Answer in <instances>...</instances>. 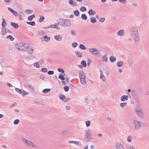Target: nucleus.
<instances>
[{
  "label": "nucleus",
  "instance_id": "46",
  "mask_svg": "<svg viewBox=\"0 0 149 149\" xmlns=\"http://www.w3.org/2000/svg\"><path fill=\"white\" fill-rule=\"evenodd\" d=\"M85 123L86 125V126L87 127H89L91 124V122L90 121L88 120L87 121H86L85 122Z\"/></svg>",
  "mask_w": 149,
  "mask_h": 149
},
{
  "label": "nucleus",
  "instance_id": "7",
  "mask_svg": "<svg viewBox=\"0 0 149 149\" xmlns=\"http://www.w3.org/2000/svg\"><path fill=\"white\" fill-rule=\"evenodd\" d=\"M88 50L90 52L94 55H97L100 54L99 51L96 48H89Z\"/></svg>",
  "mask_w": 149,
  "mask_h": 149
},
{
  "label": "nucleus",
  "instance_id": "64",
  "mask_svg": "<svg viewBox=\"0 0 149 149\" xmlns=\"http://www.w3.org/2000/svg\"><path fill=\"white\" fill-rule=\"evenodd\" d=\"M8 10L10 11V12L12 13L14 11V10H13V9H12L11 8H8Z\"/></svg>",
  "mask_w": 149,
  "mask_h": 149
},
{
  "label": "nucleus",
  "instance_id": "33",
  "mask_svg": "<svg viewBox=\"0 0 149 149\" xmlns=\"http://www.w3.org/2000/svg\"><path fill=\"white\" fill-rule=\"evenodd\" d=\"M90 21L93 23H95L96 22V20L94 17H91L90 19Z\"/></svg>",
  "mask_w": 149,
  "mask_h": 149
},
{
  "label": "nucleus",
  "instance_id": "37",
  "mask_svg": "<svg viewBox=\"0 0 149 149\" xmlns=\"http://www.w3.org/2000/svg\"><path fill=\"white\" fill-rule=\"evenodd\" d=\"M79 48L82 50H86V48L85 46L82 44H80L79 45Z\"/></svg>",
  "mask_w": 149,
  "mask_h": 149
},
{
  "label": "nucleus",
  "instance_id": "56",
  "mask_svg": "<svg viewBox=\"0 0 149 149\" xmlns=\"http://www.w3.org/2000/svg\"><path fill=\"white\" fill-rule=\"evenodd\" d=\"M54 71L49 70L48 72L47 73L49 75H52L54 74Z\"/></svg>",
  "mask_w": 149,
  "mask_h": 149
},
{
  "label": "nucleus",
  "instance_id": "28",
  "mask_svg": "<svg viewBox=\"0 0 149 149\" xmlns=\"http://www.w3.org/2000/svg\"><path fill=\"white\" fill-rule=\"evenodd\" d=\"M127 105V103L126 102L121 103L120 104V106L122 108H124L126 107Z\"/></svg>",
  "mask_w": 149,
  "mask_h": 149
},
{
  "label": "nucleus",
  "instance_id": "50",
  "mask_svg": "<svg viewBox=\"0 0 149 149\" xmlns=\"http://www.w3.org/2000/svg\"><path fill=\"white\" fill-rule=\"evenodd\" d=\"M25 12L27 14H30L32 13L33 12V11L31 10L27 9L25 11Z\"/></svg>",
  "mask_w": 149,
  "mask_h": 149
},
{
  "label": "nucleus",
  "instance_id": "22",
  "mask_svg": "<svg viewBox=\"0 0 149 149\" xmlns=\"http://www.w3.org/2000/svg\"><path fill=\"white\" fill-rule=\"evenodd\" d=\"M69 3L72 6H75L77 5V3L74 1H69Z\"/></svg>",
  "mask_w": 149,
  "mask_h": 149
},
{
  "label": "nucleus",
  "instance_id": "42",
  "mask_svg": "<svg viewBox=\"0 0 149 149\" xmlns=\"http://www.w3.org/2000/svg\"><path fill=\"white\" fill-rule=\"evenodd\" d=\"M86 134L85 136H88L90 138H91V135L90 134L89 131H86Z\"/></svg>",
  "mask_w": 149,
  "mask_h": 149
},
{
  "label": "nucleus",
  "instance_id": "60",
  "mask_svg": "<svg viewBox=\"0 0 149 149\" xmlns=\"http://www.w3.org/2000/svg\"><path fill=\"white\" fill-rule=\"evenodd\" d=\"M58 70L59 72L63 73L64 72V71L62 69L59 68L58 69Z\"/></svg>",
  "mask_w": 149,
  "mask_h": 149
},
{
  "label": "nucleus",
  "instance_id": "9",
  "mask_svg": "<svg viewBox=\"0 0 149 149\" xmlns=\"http://www.w3.org/2000/svg\"><path fill=\"white\" fill-rule=\"evenodd\" d=\"M2 35H8L11 33L10 31L6 28H2V30L1 31Z\"/></svg>",
  "mask_w": 149,
  "mask_h": 149
},
{
  "label": "nucleus",
  "instance_id": "2",
  "mask_svg": "<svg viewBox=\"0 0 149 149\" xmlns=\"http://www.w3.org/2000/svg\"><path fill=\"white\" fill-rule=\"evenodd\" d=\"M130 34L131 38L133 39L135 43L138 42L140 40L139 31L137 28L133 27L130 30Z\"/></svg>",
  "mask_w": 149,
  "mask_h": 149
},
{
  "label": "nucleus",
  "instance_id": "6",
  "mask_svg": "<svg viewBox=\"0 0 149 149\" xmlns=\"http://www.w3.org/2000/svg\"><path fill=\"white\" fill-rule=\"evenodd\" d=\"M134 129L137 130L141 127L143 125V123L141 121L136 120H134L133 121Z\"/></svg>",
  "mask_w": 149,
  "mask_h": 149
},
{
  "label": "nucleus",
  "instance_id": "59",
  "mask_svg": "<svg viewBox=\"0 0 149 149\" xmlns=\"http://www.w3.org/2000/svg\"><path fill=\"white\" fill-rule=\"evenodd\" d=\"M40 78L41 79L44 80L45 79V77L44 75H41L40 76Z\"/></svg>",
  "mask_w": 149,
  "mask_h": 149
},
{
  "label": "nucleus",
  "instance_id": "10",
  "mask_svg": "<svg viewBox=\"0 0 149 149\" xmlns=\"http://www.w3.org/2000/svg\"><path fill=\"white\" fill-rule=\"evenodd\" d=\"M59 23H56L54 24H51L49 25V28H50L56 29L57 30H59L60 28L59 26Z\"/></svg>",
  "mask_w": 149,
  "mask_h": 149
},
{
  "label": "nucleus",
  "instance_id": "61",
  "mask_svg": "<svg viewBox=\"0 0 149 149\" xmlns=\"http://www.w3.org/2000/svg\"><path fill=\"white\" fill-rule=\"evenodd\" d=\"M132 6L133 7L136 6H137V3L136 2H132Z\"/></svg>",
  "mask_w": 149,
  "mask_h": 149
},
{
  "label": "nucleus",
  "instance_id": "53",
  "mask_svg": "<svg viewBox=\"0 0 149 149\" xmlns=\"http://www.w3.org/2000/svg\"><path fill=\"white\" fill-rule=\"evenodd\" d=\"M78 45V44L77 42H74L72 44V46L73 48L76 47Z\"/></svg>",
  "mask_w": 149,
  "mask_h": 149
},
{
  "label": "nucleus",
  "instance_id": "20",
  "mask_svg": "<svg viewBox=\"0 0 149 149\" xmlns=\"http://www.w3.org/2000/svg\"><path fill=\"white\" fill-rule=\"evenodd\" d=\"M76 55L79 57H81L82 56V53L79 51H76L75 52Z\"/></svg>",
  "mask_w": 149,
  "mask_h": 149
},
{
  "label": "nucleus",
  "instance_id": "39",
  "mask_svg": "<svg viewBox=\"0 0 149 149\" xmlns=\"http://www.w3.org/2000/svg\"><path fill=\"white\" fill-rule=\"evenodd\" d=\"M27 23L28 24H30V25L32 26H34L36 24L35 22L34 21L31 22H27Z\"/></svg>",
  "mask_w": 149,
  "mask_h": 149
},
{
  "label": "nucleus",
  "instance_id": "54",
  "mask_svg": "<svg viewBox=\"0 0 149 149\" xmlns=\"http://www.w3.org/2000/svg\"><path fill=\"white\" fill-rule=\"evenodd\" d=\"M80 10L81 11H85L86 10V8L85 7L82 6Z\"/></svg>",
  "mask_w": 149,
  "mask_h": 149
},
{
  "label": "nucleus",
  "instance_id": "36",
  "mask_svg": "<svg viewBox=\"0 0 149 149\" xmlns=\"http://www.w3.org/2000/svg\"><path fill=\"white\" fill-rule=\"evenodd\" d=\"M81 65L84 67H86V63L85 60H83L81 62Z\"/></svg>",
  "mask_w": 149,
  "mask_h": 149
},
{
  "label": "nucleus",
  "instance_id": "25",
  "mask_svg": "<svg viewBox=\"0 0 149 149\" xmlns=\"http://www.w3.org/2000/svg\"><path fill=\"white\" fill-rule=\"evenodd\" d=\"M124 62L122 61H119L117 63V65L118 67H121L123 66Z\"/></svg>",
  "mask_w": 149,
  "mask_h": 149
},
{
  "label": "nucleus",
  "instance_id": "45",
  "mask_svg": "<svg viewBox=\"0 0 149 149\" xmlns=\"http://www.w3.org/2000/svg\"><path fill=\"white\" fill-rule=\"evenodd\" d=\"M15 90V91L18 93H19L20 94L22 93V91L20 89H19L17 88H16Z\"/></svg>",
  "mask_w": 149,
  "mask_h": 149
},
{
  "label": "nucleus",
  "instance_id": "43",
  "mask_svg": "<svg viewBox=\"0 0 149 149\" xmlns=\"http://www.w3.org/2000/svg\"><path fill=\"white\" fill-rule=\"evenodd\" d=\"M22 93L23 94V96L24 97L26 95H28L29 93L24 90H23Z\"/></svg>",
  "mask_w": 149,
  "mask_h": 149
},
{
  "label": "nucleus",
  "instance_id": "21",
  "mask_svg": "<svg viewBox=\"0 0 149 149\" xmlns=\"http://www.w3.org/2000/svg\"><path fill=\"white\" fill-rule=\"evenodd\" d=\"M132 94L134 98L136 99L138 97V96L137 95L136 92L134 90L132 91Z\"/></svg>",
  "mask_w": 149,
  "mask_h": 149
},
{
  "label": "nucleus",
  "instance_id": "57",
  "mask_svg": "<svg viewBox=\"0 0 149 149\" xmlns=\"http://www.w3.org/2000/svg\"><path fill=\"white\" fill-rule=\"evenodd\" d=\"M41 71L42 72H47V70L46 68H43L41 69Z\"/></svg>",
  "mask_w": 149,
  "mask_h": 149
},
{
  "label": "nucleus",
  "instance_id": "24",
  "mask_svg": "<svg viewBox=\"0 0 149 149\" xmlns=\"http://www.w3.org/2000/svg\"><path fill=\"white\" fill-rule=\"evenodd\" d=\"M1 24L2 25V28H5V27L6 26L7 24L4 18L3 19V22Z\"/></svg>",
  "mask_w": 149,
  "mask_h": 149
},
{
  "label": "nucleus",
  "instance_id": "51",
  "mask_svg": "<svg viewBox=\"0 0 149 149\" xmlns=\"http://www.w3.org/2000/svg\"><path fill=\"white\" fill-rule=\"evenodd\" d=\"M85 136V141L86 142H89L90 141V138L88 136Z\"/></svg>",
  "mask_w": 149,
  "mask_h": 149
},
{
  "label": "nucleus",
  "instance_id": "62",
  "mask_svg": "<svg viewBox=\"0 0 149 149\" xmlns=\"http://www.w3.org/2000/svg\"><path fill=\"white\" fill-rule=\"evenodd\" d=\"M70 99V98H64L63 101L65 102L69 101Z\"/></svg>",
  "mask_w": 149,
  "mask_h": 149
},
{
  "label": "nucleus",
  "instance_id": "19",
  "mask_svg": "<svg viewBox=\"0 0 149 149\" xmlns=\"http://www.w3.org/2000/svg\"><path fill=\"white\" fill-rule=\"evenodd\" d=\"M102 60L105 62H107L108 61L107 55V54L103 55L102 57Z\"/></svg>",
  "mask_w": 149,
  "mask_h": 149
},
{
  "label": "nucleus",
  "instance_id": "27",
  "mask_svg": "<svg viewBox=\"0 0 149 149\" xmlns=\"http://www.w3.org/2000/svg\"><path fill=\"white\" fill-rule=\"evenodd\" d=\"M80 81L81 84H85L86 83V78L80 79Z\"/></svg>",
  "mask_w": 149,
  "mask_h": 149
},
{
  "label": "nucleus",
  "instance_id": "5",
  "mask_svg": "<svg viewBox=\"0 0 149 149\" xmlns=\"http://www.w3.org/2000/svg\"><path fill=\"white\" fill-rule=\"evenodd\" d=\"M59 22L61 25L64 26H68L70 25L71 22L69 19H60Z\"/></svg>",
  "mask_w": 149,
  "mask_h": 149
},
{
  "label": "nucleus",
  "instance_id": "49",
  "mask_svg": "<svg viewBox=\"0 0 149 149\" xmlns=\"http://www.w3.org/2000/svg\"><path fill=\"white\" fill-rule=\"evenodd\" d=\"M81 18L84 20H86L87 19V17L85 14H83L81 16Z\"/></svg>",
  "mask_w": 149,
  "mask_h": 149
},
{
  "label": "nucleus",
  "instance_id": "63",
  "mask_svg": "<svg viewBox=\"0 0 149 149\" xmlns=\"http://www.w3.org/2000/svg\"><path fill=\"white\" fill-rule=\"evenodd\" d=\"M17 104L16 102L14 103H13V104H12L11 105L10 107L11 108H12V107H14V106L16 105Z\"/></svg>",
  "mask_w": 149,
  "mask_h": 149
},
{
  "label": "nucleus",
  "instance_id": "4",
  "mask_svg": "<svg viewBox=\"0 0 149 149\" xmlns=\"http://www.w3.org/2000/svg\"><path fill=\"white\" fill-rule=\"evenodd\" d=\"M134 110L137 115L139 118H142L144 116L143 113L141 109L138 106H136Z\"/></svg>",
  "mask_w": 149,
  "mask_h": 149
},
{
  "label": "nucleus",
  "instance_id": "38",
  "mask_svg": "<svg viewBox=\"0 0 149 149\" xmlns=\"http://www.w3.org/2000/svg\"><path fill=\"white\" fill-rule=\"evenodd\" d=\"M71 34L73 36H76V33L75 31L74 30H71L70 31Z\"/></svg>",
  "mask_w": 149,
  "mask_h": 149
},
{
  "label": "nucleus",
  "instance_id": "40",
  "mask_svg": "<svg viewBox=\"0 0 149 149\" xmlns=\"http://www.w3.org/2000/svg\"><path fill=\"white\" fill-rule=\"evenodd\" d=\"M51 91L50 89H45L43 90V92L45 93H49Z\"/></svg>",
  "mask_w": 149,
  "mask_h": 149
},
{
  "label": "nucleus",
  "instance_id": "52",
  "mask_svg": "<svg viewBox=\"0 0 149 149\" xmlns=\"http://www.w3.org/2000/svg\"><path fill=\"white\" fill-rule=\"evenodd\" d=\"M64 89L65 92H68L69 90V88L67 86H65L64 87Z\"/></svg>",
  "mask_w": 149,
  "mask_h": 149
},
{
  "label": "nucleus",
  "instance_id": "12",
  "mask_svg": "<svg viewBox=\"0 0 149 149\" xmlns=\"http://www.w3.org/2000/svg\"><path fill=\"white\" fill-rule=\"evenodd\" d=\"M41 40L42 41H45L48 42L50 40V38L46 36H44L40 38Z\"/></svg>",
  "mask_w": 149,
  "mask_h": 149
},
{
  "label": "nucleus",
  "instance_id": "11",
  "mask_svg": "<svg viewBox=\"0 0 149 149\" xmlns=\"http://www.w3.org/2000/svg\"><path fill=\"white\" fill-rule=\"evenodd\" d=\"M117 35L120 36H123L125 35V31L123 29L120 30L117 33Z\"/></svg>",
  "mask_w": 149,
  "mask_h": 149
},
{
  "label": "nucleus",
  "instance_id": "32",
  "mask_svg": "<svg viewBox=\"0 0 149 149\" xmlns=\"http://www.w3.org/2000/svg\"><path fill=\"white\" fill-rule=\"evenodd\" d=\"M126 147V149H136L132 145H127Z\"/></svg>",
  "mask_w": 149,
  "mask_h": 149
},
{
  "label": "nucleus",
  "instance_id": "47",
  "mask_svg": "<svg viewBox=\"0 0 149 149\" xmlns=\"http://www.w3.org/2000/svg\"><path fill=\"white\" fill-rule=\"evenodd\" d=\"M19 122V120L18 119H16L15 120L14 122V124L15 125H17Z\"/></svg>",
  "mask_w": 149,
  "mask_h": 149
},
{
  "label": "nucleus",
  "instance_id": "30",
  "mask_svg": "<svg viewBox=\"0 0 149 149\" xmlns=\"http://www.w3.org/2000/svg\"><path fill=\"white\" fill-rule=\"evenodd\" d=\"M88 13L90 15H94L95 14V12L92 10H90Z\"/></svg>",
  "mask_w": 149,
  "mask_h": 149
},
{
  "label": "nucleus",
  "instance_id": "58",
  "mask_svg": "<svg viewBox=\"0 0 149 149\" xmlns=\"http://www.w3.org/2000/svg\"><path fill=\"white\" fill-rule=\"evenodd\" d=\"M13 13L14 14V15L16 17H17V16H19L18 14V13L16 11H15V10L13 12Z\"/></svg>",
  "mask_w": 149,
  "mask_h": 149
},
{
  "label": "nucleus",
  "instance_id": "48",
  "mask_svg": "<svg viewBox=\"0 0 149 149\" xmlns=\"http://www.w3.org/2000/svg\"><path fill=\"white\" fill-rule=\"evenodd\" d=\"M74 15L77 16H78L79 15V12L77 10H76L74 11Z\"/></svg>",
  "mask_w": 149,
  "mask_h": 149
},
{
  "label": "nucleus",
  "instance_id": "41",
  "mask_svg": "<svg viewBox=\"0 0 149 149\" xmlns=\"http://www.w3.org/2000/svg\"><path fill=\"white\" fill-rule=\"evenodd\" d=\"M34 65L35 67L38 68H39L40 66L39 63L38 62L35 63H34Z\"/></svg>",
  "mask_w": 149,
  "mask_h": 149
},
{
  "label": "nucleus",
  "instance_id": "8",
  "mask_svg": "<svg viewBox=\"0 0 149 149\" xmlns=\"http://www.w3.org/2000/svg\"><path fill=\"white\" fill-rule=\"evenodd\" d=\"M116 149H125L123 145L120 142H117L115 144Z\"/></svg>",
  "mask_w": 149,
  "mask_h": 149
},
{
  "label": "nucleus",
  "instance_id": "14",
  "mask_svg": "<svg viewBox=\"0 0 149 149\" xmlns=\"http://www.w3.org/2000/svg\"><path fill=\"white\" fill-rule=\"evenodd\" d=\"M120 100L122 102L127 101L128 100V96L126 95H123L121 97Z\"/></svg>",
  "mask_w": 149,
  "mask_h": 149
},
{
  "label": "nucleus",
  "instance_id": "44",
  "mask_svg": "<svg viewBox=\"0 0 149 149\" xmlns=\"http://www.w3.org/2000/svg\"><path fill=\"white\" fill-rule=\"evenodd\" d=\"M45 19V17L42 15H41L40 17V18L39 19V22H43Z\"/></svg>",
  "mask_w": 149,
  "mask_h": 149
},
{
  "label": "nucleus",
  "instance_id": "18",
  "mask_svg": "<svg viewBox=\"0 0 149 149\" xmlns=\"http://www.w3.org/2000/svg\"><path fill=\"white\" fill-rule=\"evenodd\" d=\"M54 38L58 41H60L62 39V37L59 35H56L54 36Z\"/></svg>",
  "mask_w": 149,
  "mask_h": 149
},
{
  "label": "nucleus",
  "instance_id": "34",
  "mask_svg": "<svg viewBox=\"0 0 149 149\" xmlns=\"http://www.w3.org/2000/svg\"><path fill=\"white\" fill-rule=\"evenodd\" d=\"M35 17V15H34V14L32 15H31L30 16H29L28 17V19L30 21H32V20L33 18H34Z\"/></svg>",
  "mask_w": 149,
  "mask_h": 149
},
{
  "label": "nucleus",
  "instance_id": "55",
  "mask_svg": "<svg viewBox=\"0 0 149 149\" xmlns=\"http://www.w3.org/2000/svg\"><path fill=\"white\" fill-rule=\"evenodd\" d=\"M58 77L59 78L62 80H64L65 79V78L62 75H59Z\"/></svg>",
  "mask_w": 149,
  "mask_h": 149
},
{
  "label": "nucleus",
  "instance_id": "35",
  "mask_svg": "<svg viewBox=\"0 0 149 149\" xmlns=\"http://www.w3.org/2000/svg\"><path fill=\"white\" fill-rule=\"evenodd\" d=\"M59 98L61 99L63 101L64 98H66V97L64 95L62 94H61L60 95Z\"/></svg>",
  "mask_w": 149,
  "mask_h": 149
},
{
  "label": "nucleus",
  "instance_id": "16",
  "mask_svg": "<svg viewBox=\"0 0 149 149\" xmlns=\"http://www.w3.org/2000/svg\"><path fill=\"white\" fill-rule=\"evenodd\" d=\"M68 143L69 144L73 143L79 146H80L81 145V143L78 141H68Z\"/></svg>",
  "mask_w": 149,
  "mask_h": 149
},
{
  "label": "nucleus",
  "instance_id": "23",
  "mask_svg": "<svg viewBox=\"0 0 149 149\" xmlns=\"http://www.w3.org/2000/svg\"><path fill=\"white\" fill-rule=\"evenodd\" d=\"M133 139V137L132 136H128L127 137V141L129 143L132 142V140Z\"/></svg>",
  "mask_w": 149,
  "mask_h": 149
},
{
  "label": "nucleus",
  "instance_id": "15",
  "mask_svg": "<svg viewBox=\"0 0 149 149\" xmlns=\"http://www.w3.org/2000/svg\"><path fill=\"white\" fill-rule=\"evenodd\" d=\"M100 78L103 81H105L106 78L102 71L101 70H100Z\"/></svg>",
  "mask_w": 149,
  "mask_h": 149
},
{
  "label": "nucleus",
  "instance_id": "31",
  "mask_svg": "<svg viewBox=\"0 0 149 149\" xmlns=\"http://www.w3.org/2000/svg\"><path fill=\"white\" fill-rule=\"evenodd\" d=\"M6 38L7 39H9L11 41H13L14 39V38L11 36L10 35H8L6 37Z\"/></svg>",
  "mask_w": 149,
  "mask_h": 149
},
{
  "label": "nucleus",
  "instance_id": "29",
  "mask_svg": "<svg viewBox=\"0 0 149 149\" xmlns=\"http://www.w3.org/2000/svg\"><path fill=\"white\" fill-rule=\"evenodd\" d=\"M11 25L15 28H17L18 27V25L16 23L12 22L11 23Z\"/></svg>",
  "mask_w": 149,
  "mask_h": 149
},
{
  "label": "nucleus",
  "instance_id": "3",
  "mask_svg": "<svg viewBox=\"0 0 149 149\" xmlns=\"http://www.w3.org/2000/svg\"><path fill=\"white\" fill-rule=\"evenodd\" d=\"M22 140L24 143L27 146L35 148H38L37 146L33 142L27 140L25 138L22 139Z\"/></svg>",
  "mask_w": 149,
  "mask_h": 149
},
{
  "label": "nucleus",
  "instance_id": "1",
  "mask_svg": "<svg viewBox=\"0 0 149 149\" xmlns=\"http://www.w3.org/2000/svg\"><path fill=\"white\" fill-rule=\"evenodd\" d=\"M15 48L19 51H26L31 54H33L34 50L33 47L30 44L24 43H17Z\"/></svg>",
  "mask_w": 149,
  "mask_h": 149
},
{
  "label": "nucleus",
  "instance_id": "13",
  "mask_svg": "<svg viewBox=\"0 0 149 149\" xmlns=\"http://www.w3.org/2000/svg\"><path fill=\"white\" fill-rule=\"evenodd\" d=\"M45 34V32L44 31L40 30L38 31L36 33V35L38 37H40L43 36Z\"/></svg>",
  "mask_w": 149,
  "mask_h": 149
},
{
  "label": "nucleus",
  "instance_id": "26",
  "mask_svg": "<svg viewBox=\"0 0 149 149\" xmlns=\"http://www.w3.org/2000/svg\"><path fill=\"white\" fill-rule=\"evenodd\" d=\"M109 59L111 62H113L116 60V58L114 56H111L109 58Z\"/></svg>",
  "mask_w": 149,
  "mask_h": 149
},
{
  "label": "nucleus",
  "instance_id": "17",
  "mask_svg": "<svg viewBox=\"0 0 149 149\" xmlns=\"http://www.w3.org/2000/svg\"><path fill=\"white\" fill-rule=\"evenodd\" d=\"M79 76L80 79H82L86 78V76L85 75V74L84 72L82 71H80L79 72Z\"/></svg>",
  "mask_w": 149,
  "mask_h": 149
}]
</instances>
